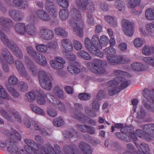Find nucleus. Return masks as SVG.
I'll return each instance as SVG.
<instances>
[{"mask_svg":"<svg viewBox=\"0 0 154 154\" xmlns=\"http://www.w3.org/2000/svg\"><path fill=\"white\" fill-rule=\"evenodd\" d=\"M11 131L5 130L4 134L10 139V142L7 141L6 146L7 150L11 154H22L23 149H20L16 144L11 141L16 143L18 141L20 140L21 137L20 134L13 128H11Z\"/></svg>","mask_w":154,"mask_h":154,"instance_id":"obj_1","label":"nucleus"},{"mask_svg":"<svg viewBox=\"0 0 154 154\" xmlns=\"http://www.w3.org/2000/svg\"><path fill=\"white\" fill-rule=\"evenodd\" d=\"M76 5L79 9L82 11L86 10V22L89 25L94 24L95 20L92 16L95 7L94 3L90 0H76Z\"/></svg>","mask_w":154,"mask_h":154,"instance_id":"obj_2","label":"nucleus"},{"mask_svg":"<svg viewBox=\"0 0 154 154\" xmlns=\"http://www.w3.org/2000/svg\"><path fill=\"white\" fill-rule=\"evenodd\" d=\"M71 18L69 21V25L73 28V31L79 37L82 35V27L83 25L82 16L80 12L75 8L70 10Z\"/></svg>","mask_w":154,"mask_h":154,"instance_id":"obj_3","label":"nucleus"},{"mask_svg":"<svg viewBox=\"0 0 154 154\" xmlns=\"http://www.w3.org/2000/svg\"><path fill=\"white\" fill-rule=\"evenodd\" d=\"M108 94L110 96L113 95L118 94L121 89H123L127 87L129 84V81L126 79L124 77L120 78L119 80L116 82L115 80H111L108 83Z\"/></svg>","mask_w":154,"mask_h":154,"instance_id":"obj_4","label":"nucleus"},{"mask_svg":"<svg viewBox=\"0 0 154 154\" xmlns=\"http://www.w3.org/2000/svg\"><path fill=\"white\" fill-rule=\"evenodd\" d=\"M0 38L3 44L9 48L18 58L20 59L23 58L22 53L18 45L12 40L9 39L0 29Z\"/></svg>","mask_w":154,"mask_h":154,"instance_id":"obj_5","label":"nucleus"},{"mask_svg":"<svg viewBox=\"0 0 154 154\" xmlns=\"http://www.w3.org/2000/svg\"><path fill=\"white\" fill-rule=\"evenodd\" d=\"M1 54L0 62L2 69L5 72H9L10 69L7 63L10 64H13L14 62L13 57L9 51L6 48L2 49Z\"/></svg>","mask_w":154,"mask_h":154,"instance_id":"obj_6","label":"nucleus"},{"mask_svg":"<svg viewBox=\"0 0 154 154\" xmlns=\"http://www.w3.org/2000/svg\"><path fill=\"white\" fill-rule=\"evenodd\" d=\"M103 52L106 55V58L110 64L114 65L116 63H123L122 56H114L116 53V50L114 48H107L103 50Z\"/></svg>","mask_w":154,"mask_h":154,"instance_id":"obj_7","label":"nucleus"},{"mask_svg":"<svg viewBox=\"0 0 154 154\" xmlns=\"http://www.w3.org/2000/svg\"><path fill=\"white\" fill-rule=\"evenodd\" d=\"M103 62L98 59H95L92 63L89 62L87 64V66L92 72L97 74H103L106 72L105 68L101 67L100 65Z\"/></svg>","mask_w":154,"mask_h":154,"instance_id":"obj_8","label":"nucleus"},{"mask_svg":"<svg viewBox=\"0 0 154 154\" xmlns=\"http://www.w3.org/2000/svg\"><path fill=\"white\" fill-rule=\"evenodd\" d=\"M38 76L41 87L46 90H50L52 85L47 73L44 71L40 70L38 72Z\"/></svg>","mask_w":154,"mask_h":154,"instance_id":"obj_9","label":"nucleus"},{"mask_svg":"<svg viewBox=\"0 0 154 154\" xmlns=\"http://www.w3.org/2000/svg\"><path fill=\"white\" fill-rule=\"evenodd\" d=\"M25 143L27 145L25 146V154H43L39 153L37 144L33 140L28 139L24 140Z\"/></svg>","mask_w":154,"mask_h":154,"instance_id":"obj_10","label":"nucleus"},{"mask_svg":"<svg viewBox=\"0 0 154 154\" xmlns=\"http://www.w3.org/2000/svg\"><path fill=\"white\" fill-rule=\"evenodd\" d=\"M71 116L72 117L77 119L82 122L88 123L89 124L93 126L96 125L97 121L96 120L90 119L84 114L80 113L75 114L73 113H71Z\"/></svg>","mask_w":154,"mask_h":154,"instance_id":"obj_11","label":"nucleus"},{"mask_svg":"<svg viewBox=\"0 0 154 154\" xmlns=\"http://www.w3.org/2000/svg\"><path fill=\"white\" fill-rule=\"evenodd\" d=\"M46 97L49 102L55 108L62 111L65 109V107L64 104L51 93L47 94Z\"/></svg>","mask_w":154,"mask_h":154,"instance_id":"obj_12","label":"nucleus"},{"mask_svg":"<svg viewBox=\"0 0 154 154\" xmlns=\"http://www.w3.org/2000/svg\"><path fill=\"white\" fill-rule=\"evenodd\" d=\"M122 30L125 34L127 36H132L134 33L132 24L128 20L123 19L121 21Z\"/></svg>","mask_w":154,"mask_h":154,"instance_id":"obj_13","label":"nucleus"},{"mask_svg":"<svg viewBox=\"0 0 154 154\" xmlns=\"http://www.w3.org/2000/svg\"><path fill=\"white\" fill-rule=\"evenodd\" d=\"M38 35L43 40H49L54 38V33L52 30L44 27L39 30Z\"/></svg>","mask_w":154,"mask_h":154,"instance_id":"obj_14","label":"nucleus"},{"mask_svg":"<svg viewBox=\"0 0 154 154\" xmlns=\"http://www.w3.org/2000/svg\"><path fill=\"white\" fill-rule=\"evenodd\" d=\"M92 46L95 48L98 55V57L100 58H103V55L99 50L101 49V45L100 43V39L99 36L97 35H93L91 38Z\"/></svg>","mask_w":154,"mask_h":154,"instance_id":"obj_15","label":"nucleus"},{"mask_svg":"<svg viewBox=\"0 0 154 154\" xmlns=\"http://www.w3.org/2000/svg\"><path fill=\"white\" fill-rule=\"evenodd\" d=\"M55 149L50 144H47L45 145V147L42 148V150L45 154H63L60 151V148L57 144L54 145Z\"/></svg>","mask_w":154,"mask_h":154,"instance_id":"obj_16","label":"nucleus"},{"mask_svg":"<svg viewBox=\"0 0 154 154\" xmlns=\"http://www.w3.org/2000/svg\"><path fill=\"white\" fill-rule=\"evenodd\" d=\"M45 9L47 11L53 18L56 17L57 15L56 7L55 3L52 1L47 0L46 2Z\"/></svg>","mask_w":154,"mask_h":154,"instance_id":"obj_17","label":"nucleus"},{"mask_svg":"<svg viewBox=\"0 0 154 154\" xmlns=\"http://www.w3.org/2000/svg\"><path fill=\"white\" fill-rule=\"evenodd\" d=\"M0 25L2 29L6 32H8L14 25L13 21L10 19L3 17H0Z\"/></svg>","mask_w":154,"mask_h":154,"instance_id":"obj_18","label":"nucleus"},{"mask_svg":"<svg viewBox=\"0 0 154 154\" xmlns=\"http://www.w3.org/2000/svg\"><path fill=\"white\" fill-rule=\"evenodd\" d=\"M55 60H51L50 64L51 67L56 70L63 68L64 64L65 63V60L60 57H56L54 58Z\"/></svg>","mask_w":154,"mask_h":154,"instance_id":"obj_19","label":"nucleus"},{"mask_svg":"<svg viewBox=\"0 0 154 154\" xmlns=\"http://www.w3.org/2000/svg\"><path fill=\"white\" fill-rule=\"evenodd\" d=\"M9 16L15 21H19L23 20L24 15V13L16 10H12L9 12Z\"/></svg>","mask_w":154,"mask_h":154,"instance_id":"obj_20","label":"nucleus"},{"mask_svg":"<svg viewBox=\"0 0 154 154\" xmlns=\"http://www.w3.org/2000/svg\"><path fill=\"white\" fill-rule=\"evenodd\" d=\"M80 63L76 61L72 62V63L67 67L69 72L72 74H78L80 71Z\"/></svg>","mask_w":154,"mask_h":154,"instance_id":"obj_21","label":"nucleus"},{"mask_svg":"<svg viewBox=\"0 0 154 154\" xmlns=\"http://www.w3.org/2000/svg\"><path fill=\"white\" fill-rule=\"evenodd\" d=\"M33 58L37 63L42 66H45L47 64L46 58L40 53L37 52Z\"/></svg>","mask_w":154,"mask_h":154,"instance_id":"obj_22","label":"nucleus"},{"mask_svg":"<svg viewBox=\"0 0 154 154\" xmlns=\"http://www.w3.org/2000/svg\"><path fill=\"white\" fill-rule=\"evenodd\" d=\"M143 131L149 138H154V124H150L144 125L143 128Z\"/></svg>","mask_w":154,"mask_h":154,"instance_id":"obj_23","label":"nucleus"},{"mask_svg":"<svg viewBox=\"0 0 154 154\" xmlns=\"http://www.w3.org/2000/svg\"><path fill=\"white\" fill-rule=\"evenodd\" d=\"M35 14L38 18L43 21H48L51 19V15L44 10H38L36 11Z\"/></svg>","mask_w":154,"mask_h":154,"instance_id":"obj_24","label":"nucleus"},{"mask_svg":"<svg viewBox=\"0 0 154 154\" xmlns=\"http://www.w3.org/2000/svg\"><path fill=\"white\" fill-rule=\"evenodd\" d=\"M37 29L35 26L33 24L29 23L26 25L25 33L32 36L37 34Z\"/></svg>","mask_w":154,"mask_h":154,"instance_id":"obj_25","label":"nucleus"},{"mask_svg":"<svg viewBox=\"0 0 154 154\" xmlns=\"http://www.w3.org/2000/svg\"><path fill=\"white\" fill-rule=\"evenodd\" d=\"M84 43L86 48L93 54L98 57L95 48L92 46V42L90 38L88 37L85 38L84 40Z\"/></svg>","mask_w":154,"mask_h":154,"instance_id":"obj_26","label":"nucleus"},{"mask_svg":"<svg viewBox=\"0 0 154 154\" xmlns=\"http://www.w3.org/2000/svg\"><path fill=\"white\" fill-rule=\"evenodd\" d=\"M61 44L62 48L67 52L71 51L73 49L72 43L68 39H62L61 41Z\"/></svg>","mask_w":154,"mask_h":154,"instance_id":"obj_27","label":"nucleus"},{"mask_svg":"<svg viewBox=\"0 0 154 154\" xmlns=\"http://www.w3.org/2000/svg\"><path fill=\"white\" fill-rule=\"evenodd\" d=\"M79 147L84 154H91L92 151L91 147L87 143L81 142L79 145Z\"/></svg>","mask_w":154,"mask_h":154,"instance_id":"obj_28","label":"nucleus"},{"mask_svg":"<svg viewBox=\"0 0 154 154\" xmlns=\"http://www.w3.org/2000/svg\"><path fill=\"white\" fill-rule=\"evenodd\" d=\"M136 146L138 149L137 154H147L149 149L148 146L146 144L141 143L140 145L138 143L134 142Z\"/></svg>","mask_w":154,"mask_h":154,"instance_id":"obj_29","label":"nucleus"},{"mask_svg":"<svg viewBox=\"0 0 154 154\" xmlns=\"http://www.w3.org/2000/svg\"><path fill=\"white\" fill-rule=\"evenodd\" d=\"M105 21L112 27H116L118 26V22L114 17L109 15H105L104 16Z\"/></svg>","mask_w":154,"mask_h":154,"instance_id":"obj_30","label":"nucleus"},{"mask_svg":"<svg viewBox=\"0 0 154 154\" xmlns=\"http://www.w3.org/2000/svg\"><path fill=\"white\" fill-rule=\"evenodd\" d=\"M63 149L65 154H75L78 150L77 147L73 144L65 146Z\"/></svg>","mask_w":154,"mask_h":154,"instance_id":"obj_31","label":"nucleus"},{"mask_svg":"<svg viewBox=\"0 0 154 154\" xmlns=\"http://www.w3.org/2000/svg\"><path fill=\"white\" fill-rule=\"evenodd\" d=\"M11 98L3 87L0 85V104L3 103V99L9 100Z\"/></svg>","mask_w":154,"mask_h":154,"instance_id":"obj_32","label":"nucleus"},{"mask_svg":"<svg viewBox=\"0 0 154 154\" xmlns=\"http://www.w3.org/2000/svg\"><path fill=\"white\" fill-rule=\"evenodd\" d=\"M14 62L18 72L24 76L26 75V71L21 61L19 60H17L14 61Z\"/></svg>","mask_w":154,"mask_h":154,"instance_id":"obj_33","label":"nucleus"},{"mask_svg":"<svg viewBox=\"0 0 154 154\" xmlns=\"http://www.w3.org/2000/svg\"><path fill=\"white\" fill-rule=\"evenodd\" d=\"M24 0H14L13 4L16 7L23 10L26 9L28 7L27 3H24Z\"/></svg>","mask_w":154,"mask_h":154,"instance_id":"obj_34","label":"nucleus"},{"mask_svg":"<svg viewBox=\"0 0 154 154\" xmlns=\"http://www.w3.org/2000/svg\"><path fill=\"white\" fill-rule=\"evenodd\" d=\"M26 27V25L24 23H18L15 25L14 29L17 33L21 34H24L25 33Z\"/></svg>","mask_w":154,"mask_h":154,"instance_id":"obj_35","label":"nucleus"},{"mask_svg":"<svg viewBox=\"0 0 154 154\" xmlns=\"http://www.w3.org/2000/svg\"><path fill=\"white\" fill-rule=\"evenodd\" d=\"M38 91H34L26 93L25 95V100L28 102H31L33 101L38 94Z\"/></svg>","mask_w":154,"mask_h":154,"instance_id":"obj_36","label":"nucleus"},{"mask_svg":"<svg viewBox=\"0 0 154 154\" xmlns=\"http://www.w3.org/2000/svg\"><path fill=\"white\" fill-rule=\"evenodd\" d=\"M136 134L140 138L145 140L148 141H150L152 140V138H149L148 136H146V133L142 130L140 129L136 130L135 131Z\"/></svg>","mask_w":154,"mask_h":154,"instance_id":"obj_37","label":"nucleus"},{"mask_svg":"<svg viewBox=\"0 0 154 154\" xmlns=\"http://www.w3.org/2000/svg\"><path fill=\"white\" fill-rule=\"evenodd\" d=\"M55 33L63 38L67 37L68 35V32L64 29L59 27H57L54 29Z\"/></svg>","mask_w":154,"mask_h":154,"instance_id":"obj_38","label":"nucleus"},{"mask_svg":"<svg viewBox=\"0 0 154 154\" xmlns=\"http://www.w3.org/2000/svg\"><path fill=\"white\" fill-rule=\"evenodd\" d=\"M145 16L147 20H154V8L147 9L145 12Z\"/></svg>","mask_w":154,"mask_h":154,"instance_id":"obj_39","label":"nucleus"},{"mask_svg":"<svg viewBox=\"0 0 154 154\" xmlns=\"http://www.w3.org/2000/svg\"><path fill=\"white\" fill-rule=\"evenodd\" d=\"M27 68L30 73L33 76H36L38 72L37 68L36 66L33 63L31 62L27 65Z\"/></svg>","mask_w":154,"mask_h":154,"instance_id":"obj_40","label":"nucleus"},{"mask_svg":"<svg viewBox=\"0 0 154 154\" xmlns=\"http://www.w3.org/2000/svg\"><path fill=\"white\" fill-rule=\"evenodd\" d=\"M114 5L119 11H123L125 8V4L123 0H116L114 3Z\"/></svg>","mask_w":154,"mask_h":154,"instance_id":"obj_41","label":"nucleus"},{"mask_svg":"<svg viewBox=\"0 0 154 154\" xmlns=\"http://www.w3.org/2000/svg\"><path fill=\"white\" fill-rule=\"evenodd\" d=\"M6 87L8 91L14 98H17L19 97V93L16 89L8 85H6Z\"/></svg>","mask_w":154,"mask_h":154,"instance_id":"obj_42","label":"nucleus"},{"mask_svg":"<svg viewBox=\"0 0 154 154\" xmlns=\"http://www.w3.org/2000/svg\"><path fill=\"white\" fill-rule=\"evenodd\" d=\"M113 75L116 76V77L113 80H115L117 82L119 80L120 78L123 77L126 75V73L120 70H115L113 73Z\"/></svg>","mask_w":154,"mask_h":154,"instance_id":"obj_43","label":"nucleus"},{"mask_svg":"<svg viewBox=\"0 0 154 154\" xmlns=\"http://www.w3.org/2000/svg\"><path fill=\"white\" fill-rule=\"evenodd\" d=\"M10 113L11 114L12 116L14 118L15 120L19 123H21L22 122L21 117L15 109H11L10 110Z\"/></svg>","mask_w":154,"mask_h":154,"instance_id":"obj_44","label":"nucleus"},{"mask_svg":"<svg viewBox=\"0 0 154 154\" xmlns=\"http://www.w3.org/2000/svg\"><path fill=\"white\" fill-rule=\"evenodd\" d=\"M44 96V94L42 91L38 90V94L36 96V97H38L37 100L38 104L40 105H43L45 103V101L43 97V96Z\"/></svg>","mask_w":154,"mask_h":154,"instance_id":"obj_45","label":"nucleus"},{"mask_svg":"<svg viewBox=\"0 0 154 154\" xmlns=\"http://www.w3.org/2000/svg\"><path fill=\"white\" fill-rule=\"evenodd\" d=\"M53 93L55 95L60 98H63V91L58 86H56L54 88Z\"/></svg>","mask_w":154,"mask_h":154,"instance_id":"obj_46","label":"nucleus"},{"mask_svg":"<svg viewBox=\"0 0 154 154\" xmlns=\"http://www.w3.org/2000/svg\"><path fill=\"white\" fill-rule=\"evenodd\" d=\"M77 55L78 57L85 60H89L91 58L88 53L83 50L78 51L77 53Z\"/></svg>","mask_w":154,"mask_h":154,"instance_id":"obj_47","label":"nucleus"},{"mask_svg":"<svg viewBox=\"0 0 154 154\" xmlns=\"http://www.w3.org/2000/svg\"><path fill=\"white\" fill-rule=\"evenodd\" d=\"M59 16L60 19L62 20H66L69 16V12L66 9H61L59 13Z\"/></svg>","mask_w":154,"mask_h":154,"instance_id":"obj_48","label":"nucleus"},{"mask_svg":"<svg viewBox=\"0 0 154 154\" xmlns=\"http://www.w3.org/2000/svg\"><path fill=\"white\" fill-rule=\"evenodd\" d=\"M143 95L149 101H152L154 103V96L152 97L151 94V91L147 88H146L143 90Z\"/></svg>","mask_w":154,"mask_h":154,"instance_id":"obj_49","label":"nucleus"},{"mask_svg":"<svg viewBox=\"0 0 154 154\" xmlns=\"http://www.w3.org/2000/svg\"><path fill=\"white\" fill-rule=\"evenodd\" d=\"M141 0H129L128 6L130 8H134L140 5Z\"/></svg>","mask_w":154,"mask_h":154,"instance_id":"obj_50","label":"nucleus"},{"mask_svg":"<svg viewBox=\"0 0 154 154\" xmlns=\"http://www.w3.org/2000/svg\"><path fill=\"white\" fill-rule=\"evenodd\" d=\"M30 108L32 111L36 113L41 115H44L45 114V112L43 109L38 108L35 105H31Z\"/></svg>","mask_w":154,"mask_h":154,"instance_id":"obj_51","label":"nucleus"},{"mask_svg":"<svg viewBox=\"0 0 154 154\" xmlns=\"http://www.w3.org/2000/svg\"><path fill=\"white\" fill-rule=\"evenodd\" d=\"M18 87L19 90L22 92H25L28 91V87L27 84L23 82H19Z\"/></svg>","mask_w":154,"mask_h":154,"instance_id":"obj_52","label":"nucleus"},{"mask_svg":"<svg viewBox=\"0 0 154 154\" xmlns=\"http://www.w3.org/2000/svg\"><path fill=\"white\" fill-rule=\"evenodd\" d=\"M53 124L56 126L60 127L64 124V121L62 118L58 117L53 120Z\"/></svg>","mask_w":154,"mask_h":154,"instance_id":"obj_53","label":"nucleus"},{"mask_svg":"<svg viewBox=\"0 0 154 154\" xmlns=\"http://www.w3.org/2000/svg\"><path fill=\"white\" fill-rule=\"evenodd\" d=\"M47 112L49 116L53 117L57 116V112L56 110L51 107H47Z\"/></svg>","mask_w":154,"mask_h":154,"instance_id":"obj_54","label":"nucleus"},{"mask_svg":"<svg viewBox=\"0 0 154 154\" xmlns=\"http://www.w3.org/2000/svg\"><path fill=\"white\" fill-rule=\"evenodd\" d=\"M0 112L2 115L7 120L11 122L14 121V119L11 113L10 115H9L7 112L3 109H0Z\"/></svg>","mask_w":154,"mask_h":154,"instance_id":"obj_55","label":"nucleus"},{"mask_svg":"<svg viewBox=\"0 0 154 154\" xmlns=\"http://www.w3.org/2000/svg\"><path fill=\"white\" fill-rule=\"evenodd\" d=\"M146 29V31L149 34L151 35L154 33V22L147 24Z\"/></svg>","mask_w":154,"mask_h":154,"instance_id":"obj_56","label":"nucleus"},{"mask_svg":"<svg viewBox=\"0 0 154 154\" xmlns=\"http://www.w3.org/2000/svg\"><path fill=\"white\" fill-rule=\"evenodd\" d=\"M35 48L37 51L42 53L46 52L48 50L47 46L44 44H40L37 45Z\"/></svg>","mask_w":154,"mask_h":154,"instance_id":"obj_57","label":"nucleus"},{"mask_svg":"<svg viewBox=\"0 0 154 154\" xmlns=\"http://www.w3.org/2000/svg\"><path fill=\"white\" fill-rule=\"evenodd\" d=\"M18 78L14 75L10 76L8 79V82L10 85H17L18 82Z\"/></svg>","mask_w":154,"mask_h":154,"instance_id":"obj_58","label":"nucleus"},{"mask_svg":"<svg viewBox=\"0 0 154 154\" xmlns=\"http://www.w3.org/2000/svg\"><path fill=\"white\" fill-rule=\"evenodd\" d=\"M131 67L134 70L138 71H141L143 69V65L140 63H133L131 65Z\"/></svg>","mask_w":154,"mask_h":154,"instance_id":"obj_59","label":"nucleus"},{"mask_svg":"<svg viewBox=\"0 0 154 154\" xmlns=\"http://www.w3.org/2000/svg\"><path fill=\"white\" fill-rule=\"evenodd\" d=\"M100 41L102 49V46H106L108 44L109 40L106 35H103L100 37Z\"/></svg>","mask_w":154,"mask_h":154,"instance_id":"obj_60","label":"nucleus"},{"mask_svg":"<svg viewBox=\"0 0 154 154\" xmlns=\"http://www.w3.org/2000/svg\"><path fill=\"white\" fill-rule=\"evenodd\" d=\"M26 51L29 56L33 58L38 52L35 51L33 47L31 46H28L26 48Z\"/></svg>","mask_w":154,"mask_h":154,"instance_id":"obj_61","label":"nucleus"},{"mask_svg":"<svg viewBox=\"0 0 154 154\" xmlns=\"http://www.w3.org/2000/svg\"><path fill=\"white\" fill-rule=\"evenodd\" d=\"M47 46L48 48L52 50H55L57 49L58 45L57 42L53 41L48 43Z\"/></svg>","mask_w":154,"mask_h":154,"instance_id":"obj_62","label":"nucleus"},{"mask_svg":"<svg viewBox=\"0 0 154 154\" xmlns=\"http://www.w3.org/2000/svg\"><path fill=\"white\" fill-rule=\"evenodd\" d=\"M71 51L67 52L63 51V54L69 60H74L76 59V56L74 54L70 52Z\"/></svg>","mask_w":154,"mask_h":154,"instance_id":"obj_63","label":"nucleus"},{"mask_svg":"<svg viewBox=\"0 0 154 154\" xmlns=\"http://www.w3.org/2000/svg\"><path fill=\"white\" fill-rule=\"evenodd\" d=\"M79 98L81 100H88L91 97V95L89 94L81 93L79 95Z\"/></svg>","mask_w":154,"mask_h":154,"instance_id":"obj_64","label":"nucleus"}]
</instances>
